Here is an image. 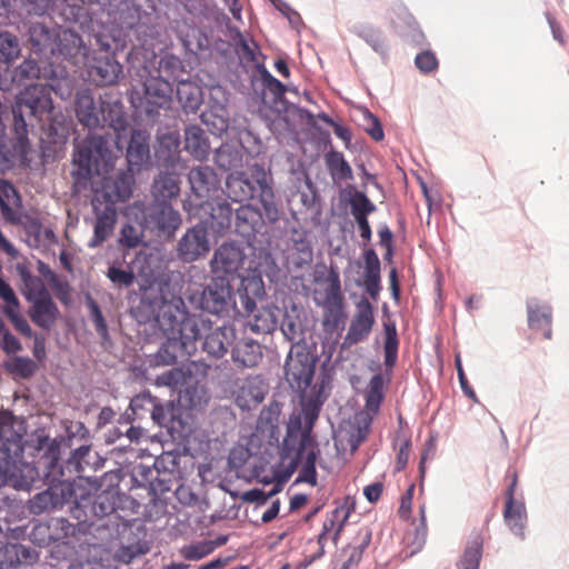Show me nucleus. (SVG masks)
Segmentation results:
<instances>
[{
    "mask_svg": "<svg viewBox=\"0 0 569 569\" xmlns=\"http://www.w3.org/2000/svg\"><path fill=\"white\" fill-rule=\"evenodd\" d=\"M74 111L79 122L88 129L108 128L113 134L89 133L74 146L71 172L77 190H84L92 183L94 176L109 173L114 166L117 153L114 146L122 149L121 132L129 129V123L119 101L94 99L90 89H81L76 93Z\"/></svg>",
    "mask_w": 569,
    "mask_h": 569,
    "instance_id": "nucleus-1",
    "label": "nucleus"
},
{
    "mask_svg": "<svg viewBox=\"0 0 569 569\" xmlns=\"http://www.w3.org/2000/svg\"><path fill=\"white\" fill-rule=\"evenodd\" d=\"M256 310L253 318L248 322L249 329L257 335L272 333L279 326L283 309L276 305H267Z\"/></svg>",
    "mask_w": 569,
    "mask_h": 569,
    "instance_id": "nucleus-33",
    "label": "nucleus"
},
{
    "mask_svg": "<svg viewBox=\"0 0 569 569\" xmlns=\"http://www.w3.org/2000/svg\"><path fill=\"white\" fill-rule=\"evenodd\" d=\"M86 306L89 309L90 318L93 322L97 335L101 339V342L104 345L110 341V335L107 321L102 315L101 308L99 303L90 296H86Z\"/></svg>",
    "mask_w": 569,
    "mask_h": 569,
    "instance_id": "nucleus-54",
    "label": "nucleus"
},
{
    "mask_svg": "<svg viewBox=\"0 0 569 569\" xmlns=\"http://www.w3.org/2000/svg\"><path fill=\"white\" fill-rule=\"evenodd\" d=\"M101 177V187L94 191L91 200L96 213L93 236L88 242L91 249L100 247L113 232L117 222L116 204L126 202L131 197L134 182L132 174L127 171L113 177Z\"/></svg>",
    "mask_w": 569,
    "mask_h": 569,
    "instance_id": "nucleus-2",
    "label": "nucleus"
},
{
    "mask_svg": "<svg viewBox=\"0 0 569 569\" xmlns=\"http://www.w3.org/2000/svg\"><path fill=\"white\" fill-rule=\"evenodd\" d=\"M209 212L211 228L221 232L229 229L232 224L233 210L231 206L223 199L206 200L197 203Z\"/></svg>",
    "mask_w": 569,
    "mask_h": 569,
    "instance_id": "nucleus-37",
    "label": "nucleus"
},
{
    "mask_svg": "<svg viewBox=\"0 0 569 569\" xmlns=\"http://www.w3.org/2000/svg\"><path fill=\"white\" fill-rule=\"evenodd\" d=\"M99 0H24L26 10L31 14L43 16L54 7L62 8L63 11L69 10L70 16L67 20L79 21L86 14L84 3H94ZM63 14H67L63 12Z\"/></svg>",
    "mask_w": 569,
    "mask_h": 569,
    "instance_id": "nucleus-24",
    "label": "nucleus"
},
{
    "mask_svg": "<svg viewBox=\"0 0 569 569\" xmlns=\"http://www.w3.org/2000/svg\"><path fill=\"white\" fill-rule=\"evenodd\" d=\"M178 102L187 113H194L203 101L202 90L189 77L174 83Z\"/></svg>",
    "mask_w": 569,
    "mask_h": 569,
    "instance_id": "nucleus-41",
    "label": "nucleus"
},
{
    "mask_svg": "<svg viewBox=\"0 0 569 569\" xmlns=\"http://www.w3.org/2000/svg\"><path fill=\"white\" fill-rule=\"evenodd\" d=\"M36 450L37 459L32 463H24L22 468L18 467L14 486L19 489L29 490L39 479L47 482L60 478L51 472L53 471L51 465L58 467L60 440L49 436L38 437Z\"/></svg>",
    "mask_w": 569,
    "mask_h": 569,
    "instance_id": "nucleus-7",
    "label": "nucleus"
},
{
    "mask_svg": "<svg viewBox=\"0 0 569 569\" xmlns=\"http://www.w3.org/2000/svg\"><path fill=\"white\" fill-rule=\"evenodd\" d=\"M150 418L177 443L188 442L194 431L190 412L179 401L160 399Z\"/></svg>",
    "mask_w": 569,
    "mask_h": 569,
    "instance_id": "nucleus-10",
    "label": "nucleus"
},
{
    "mask_svg": "<svg viewBox=\"0 0 569 569\" xmlns=\"http://www.w3.org/2000/svg\"><path fill=\"white\" fill-rule=\"evenodd\" d=\"M37 560V550L21 542L7 543L0 557V563L8 569H19L20 566L31 565Z\"/></svg>",
    "mask_w": 569,
    "mask_h": 569,
    "instance_id": "nucleus-34",
    "label": "nucleus"
},
{
    "mask_svg": "<svg viewBox=\"0 0 569 569\" xmlns=\"http://www.w3.org/2000/svg\"><path fill=\"white\" fill-rule=\"evenodd\" d=\"M383 331H385V342H383V352H385V366L387 368H393L397 359H398V347L399 339L397 333V327L393 321L383 322Z\"/></svg>",
    "mask_w": 569,
    "mask_h": 569,
    "instance_id": "nucleus-50",
    "label": "nucleus"
},
{
    "mask_svg": "<svg viewBox=\"0 0 569 569\" xmlns=\"http://www.w3.org/2000/svg\"><path fill=\"white\" fill-rule=\"evenodd\" d=\"M89 78L99 87L116 84L122 74V66L113 54H98L88 67Z\"/></svg>",
    "mask_w": 569,
    "mask_h": 569,
    "instance_id": "nucleus-22",
    "label": "nucleus"
},
{
    "mask_svg": "<svg viewBox=\"0 0 569 569\" xmlns=\"http://www.w3.org/2000/svg\"><path fill=\"white\" fill-rule=\"evenodd\" d=\"M159 401L160 398L153 396L151 391L143 390L131 398L129 407L137 418L142 419L147 413L151 416Z\"/></svg>",
    "mask_w": 569,
    "mask_h": 569,
    "instance_id": "nucleus-55",
    "label": "nucleus"
},
{
    "mask_svg": "<svg viewBox=\"0 0 569 569\" xmlns=\"http://www.w3.org/2000/svg\"><path fill=\"white\" fill-rule=\"evenodd\" d=\"M58 29L44 22H32L28 28V42L32 54H36L38 63L54 62L56 37Z\"/></svg>",
    "mask_w": 569,
    "mask_h": 569,
    "instance_id": "nucleus-18",
    "label": "nucleus"
},
{
    "mask_svg": "<svg viewBox=\"0 0 569 569\" xmlns=\"http://www.w3.org/2000/svg\"><path fill=\"white\" fill-rule=\"evenodd\" d=\"M108 459L98 452L91 443L81 445L70 450L66 459L59 458L58 467L51 465L56 477H64L74 481L76 477L84 478L87 475L102 470Z\"/></svg>",
    "mask_w": 569,
    "mask_h": 569,
    "instance_id": "nucleus-12",
    "label": "nucleus"
},
{
    "mask_svg": "<svg viewBox=\"0 0 569 569\" xmlns=\"http://www.w3.org/2000/svg\"><path fill=\"white\" fill-rule=\"evenodd\" d=\"M47 521L50 526L52 543L69 545L76 538L79 523H73L63 517H53Z\"/></svg>",
    "mask_w": 569,
    "mask_h": 569,
    "instance_id": "nucleus-48",
    "label": "nucleus"
},
{
    "mask_svg": "<svg viewBox=\"0 0 569 569\" xmlns=\"http://www.w3.org/2000/svg\"><path fill=\"white\" fill-rule=\"evenodd\" d=\"M121 545H127L133 549L144 545L148 548V553L151 550L152 541L148 537V531L143 525H132L122 535Z\"/></svg>",
    "mask_w": 569,
    "mask_h": 569,
    "instance_id": "nucleus-58",
    "label": "nucleus"
},
{
    "mask_svg": "<svg viewBox=\"0 0 569 569\" xmlns=\"http://www.w3.org/2000/svg\"><path fill=\"white\" fill-rule=\"evenodd\" d=\"M43 129L49 142L53 144H64L69 138L71 122L62 112H56L52 109L49 117L39 123Z\"/></svg>",
    "mask_w": 569,
    "mask_h": 569,
    "instance_id": "nucleus-35",
    "label": "nucleus"
},
{
    "mask_svg": "<svg viewBox=\"0 0 569 569\" xmlns=\"http://www.w3.org/2000/svg\"><path fill=\"white\" fill-rule=\"evenodd\" d=\"M365 131L375 140L382 141L385 131L381 121L368 108H360Z\"/></svg>",
    "mask_w": 569,
    "mask_h": 569,
    "instance_id": "nucleus-63",
    "label": "nucleus"
},
{
    "mask_svg": "<svg viewBox=\"0 0 569 569\" xmlns=\"http://www.w3.org/2000/svg\"><path fill=\"white\" fill-rule=\"evenodd\" d=\"M325 159L327 168L335 180L352 179V169L346 161L342 152L330 150Z\"/></svg>",
    "mask_w": 569,
    "mask_h": 569,
    "instance_id": "nucleus-53",
    "label": "nucleus"
},
{
    "mask_svg": "<svg viewBox=\"0 0 569 569\" xmlns=\"http://www.w3.org/2000/svg\"><path fill=\"white\" fill-rule=\"evenodd\" d=\"M182 222L181 214L170 202L152 201L143 211V227L163 240L173 239Z\"/></svg>",
    "mask_w": 569,
    "mask_h": 569,
    "instance_id": "nucleus-14",
    "label": "nucleus"
},
{
    "mask_svg": "<svg viewBox=\"0 0 569 569\" xmlns=\"http://www.w3.org/2000/svg\"><path fill=\"white\" fill-rule=\"evenodd\" d=\"M353 218L369 217L377 210L376 204L368 198L365 191L355 190L348 200Z\"/></svg>",
    "mask_w": 569,
    "mask_h": 569,
    "instance_id": "nucleus-59",
    "label": "nucleus"
},
{
    "mask_svg": "<svg viewBox=\"0 0 569 569\" xmlns=\"http://www.w3.org/2000/svg\"><path fill=\"white\" fill-rule=\"evenodd\" d=\"M130 478L132 487L146 488L152 495L163 493L170 490L169 478H161L160 472L144 463H138L131 469Z\"/></svg>",
    "mask_w": 569,
    "mask_h": 569,
    "instance_id": "nucleus-27",
    "label": "nucleus"
},
{
    "mask_svg": "<svg viewBox=\"0 0 569 569\" xmlns=\"http://www.w3.org/2000/svg\"><path fill=\"white\" fill-rule=\"evenodd\" d=\"M208 220H199L188 228L176 246L180 261L192 263L204 258L211 250Z\"/></svg>",
    "mask_w": 569,
    "mask_h": 569,
    "instance_id": "nucleus-16",
    "label": "nucleus"
},
{
    "mask_svg": "<svg viewBox=\"0 0 569 569\" xmlns=\"http://www.w3.org/2000/svg\"><path fill=\"white\" fill-rule=\"evenodd\" d=\"M365 273L363 287L366 292L377 300L381 290V263L377 252L372 249H366L363 252Z\"/></svg>",
    "mask_w": 569,
    "mask_h": 569,
    "instance_id": "nucleus-36",
    "label": "nucleus"
},
{
    "mask_svg": "<svg viewBox=\"0 0 569 569\" xmlns=\"http://www.w3.org/2000/svg\"><path fill=\"white\" fill-rule=\"evenodd\" d=\"M191 303L199 310L219 318L237 317L238 300L232 298V287L227 277H213L200 290L190 296Z\"/></svg>",
    "mask_w": 569,
    "mask_h": 569,
    "instance_id": "nucleus-8",
    "label": "nucleus"
},
{
    "mask_svg": "<svg viewBox=\"0 0 569 569\" xmlns=\"http://www.w3.org/2000/svg\"><path fill=\"white\" fill-rule=\"evenodd\" d=\"M188 182L192 194L201 202L219 191L221 181L213 168L200 164L189 170Z\"/></svg>",
    "mask_w": 569,
    "mask_h": 569,
    "instance_id": "nucleus-21",
    "label": "nucleus"
},
{
    "mask_svg": "<svg viewBox=\"0 0 569 569\" xmlns=\"http://www.w3.org/2000/svg\"><path fill=\"white\" fill-rule=\"evenodd\" d=\"M180 193L179 180L173 173H161L152 183L153 201H166L177 198Z\"/></svg>",
    "mask_w": 569,
    "mask_h": 569,
    "instance_id": "nucleus-46",
    "label": "nucleus"
},
{
    "mask_svg": "<svg viewBox=\"0 0 569 569\" xmlns=\"http://www.w3.org/2000/svg\"><path fill=\"white\" fill-rule=\"evenodd\" d=\"M20 455H11L9 447L0 449V488L3 487L9 479L17 477L18 458Z\"/></svg>",
    "mask_w": 569,
    "mask_h": 569,
    "instance_id": "nucleus-61",
    "label": "nucleus"
},
{
    "mask_svg": "<svg viewBox=\"0 0 569 569\" xmlns=\"http://www.w3.org/2000/svg\"><path fill=\"white\" fill-rule=\"evenodd\" d=\"M214 163L224 172L234 170L242 166V153L237 147L223 143L214 152Z\"/></svg>",
    "mask_w": 569,
    "mask_h": 569,
    "instance_id": "nucleus-49",
    "label": "nucleus"
},
{
    "mask_svg": "<svg viewBox=\"0 0 569 569\" xmlns=\"http://www.w3.org/2000/svg\"><path fill=\"white\" fill-rule=\"evenodd\" d=\"M312 445V442L302 446V435H293L290 432H286V437L282 440L280 447V459L281 462L284 463L288 458H292L299 456L302 458L308 446Z\"/></svg>",
    "mask_w": 569,
    "mask_h": 569,
    "instance_id": "nucleus-57",
    "label": "nucleus"
},
{
    "mask_svg": "<svg viewBox=\"0 0 569 569\" xmlns=\"http://www.w3.org/2000/svg\"><path fill=\"white\" fill-rule=\"evenodd\" d=\"M187 315L180 313V318L164 311L159 320L164 339L154 355L157 366H172L179 359H186L197 351L191 335L186 331Z\"/></svg>",
    "mask_w": 569,
    "mask_h": 569,
    "instance_id": "nucleus-6",
    "label": "nucleus"
},
{
    "mask_svg": "<svg viewBox=\"0 0 569 569\" xmlns=\"http://www.w3.org/2000/svg\"><path fill=\"white\" fill-rule=\"evenodd\" d=\"M57 48L54 49L53 59L62 57L66 60H73L86 56V47L81 36L72 30H58L56 37Z\"/></svg>",
    "mask_w": 569,
    "mask_h": 569,
    "instance_id": "nucleus-30",
    "label": "nucleus"
},
{
    "mask_svg": "<svg viewBox=\"0 0 569 569\" xmlns=\"http://www.w3.org/2000/svg\"><path fill=\"white\" fill-rule=\"evenodd\" d=\"M184 149L196 159H204L210 151L206 131L198 124H189L184 129Z\"/></svg>",
    "mask_w": 569,
    "mask_h": 569,
    "instance_id": "nucleus-43",
    "label": "nucleus"
},
{
    "mask_svg": "<svg viewBox=\"0 0 569 569\" xmlns=\"http://www.w3.org/2000/svg\"><path fill=\"white\" fill-rule=\"evenodd\" d=\"M214 546L212 540H202L196 543L186 545L180 549V555L189 561L201 560L211 552Z\"/></svg>",
    "mask_w": 569,
    "mask_h": 569,
    "instance_id": "nucleus-62",
    "label": "nucleus"
},
{
    "mask_svg": "<svg viewBox=\"0 0 569 569\" xmlns=\"http://www.w3.org/2000/svg\"><path fill=\"white\" fill-rule=\"evenodd\" d=\"M266 222L264 211L252 204L240 206L234 211V230L238 234L250 241L257 233H261Z\"/></svg>",
    "mask_w": 569,
    "mask_h": 569,
    "instance_id": "nucleus-23",
    "label": "nucleus"
},
{
    "mask_svg": "<svg viewBox=\"0 0 569 569\" xmlns=\"http://www.w3.org/2000/svg\"><path fill=\"white\" fill-rule=\"evenodd\" d=\"M46 483L48 488L36 493L28 501V510L32 515L62 509L74 498V483L70 479L60 477L57 480H48Z\"/></svg>",
    "mask_w": 569,
    "mask_h": 569,
    "instance_id": "nucleus-13",
    "label": "nucleus"
},
{
    "mask_svg": "<svg viewBox=\"0 0 569 569\" xmlns=\"http://www.w3.org/2000/svg\"><path fill=\"white\" fill-rule=\"evenodd\" d=\"M528 326L532 330H543V337L551 339L552 308L536 298L527 300Z\"/></svg>",
    "mask_w": 569,
    "mask_h": 569,
    "instance_id": "nucleus-31",
    "label": "nucleus"
},
{
    "mask_svg": "<svg viewBox=\"0 0 569 569\" xmlns=\"http://www.w3.org/2000/svg\"><path fill=\"white\" fill-rule=\"evenodd\" d=\"M54 108L50 88L44 83H33L21 90L12 104V131L16 136L17 144L24 148L29 143V127L42 122L44 117H49Z\"/></svg>",
    "mask_w": 569,
    "mask_h": 569,
    "instance_id": "nucleus-4",
    "label": "nucleus"
},
{
    "mask_svg": "<svg viewBox=\"0 0 569 569\" xmlns=\"http://www.w3.org/2000/svg\"><path fill=\"white\" fill-rule=\"evenodd\" d=\"M20 43L17 36L9 31L0 32V89L10 90L11 83L14 82L12 76L14 71L10 70V62L18 58L20 53Z\"/></svg>",
    "mask_w": 569,
    "mask_h": 569,
    "instance_id": "nucleus-25",
    "label": "nucleus"
},
{
    "mask_svg": "<svg viewBox=\"0 0 569 569\" xmlns=\"http://www.w3.org/2000/svg\"><path fill=\"white\" fill-rule=\"evenodd\" d=\"M351 32L362 39L376 53L386 58L389 44L385 32L369 23H357L351 27Z\"/></svg>",
    "mask_w": 569,
    "mask_h": 569,
    "instance_id": "nucleus-39",
    "label": "nucleus"
},
{
    "mask_svg": "<svg viewBox=\"0 0 569 569\" xmlns=\"http://www.w3.org/2000/svg\"><path fill=\"white\" fill-rule=\"evenodd\" d=\"M270 180L263 166L254 163L248 171L231 172L226 178L223 192L233 202L258 199L269 223H276L280 219V209Z\"/></svg>",
    "mask_w": 569,
    "mask_h": 569,
    "instance_id": "nucleus-3",
    "label": "nucleus"
},
{
    "mask_svg": "<svg viewBox=\"0 0 569 569\" xmlns=\"http://www.w3.org/2000/svg\"><path fill=\"white\" fill-rule=\"evenodd\" d=\"M186 331L190 333L194 346L201 342V349L213 359L223 358L236 341L237 330L233 325L222 322L216 325L203 315H187Z\"/></svg>",
    "mask_w": 569,
    "mask_h": 569,
    "instance_id": "nucleus-5",
    "label": "nucleus"
},
{
    "mask_svg": "<svg viewBox=\"0 0 569 569\" xmlns=\"http://www.w3.org/2000/svg\"><path fill=\"white\" fill-rule=\"evenodd\" d=\"M242 248L236 243H222L214 252L213 262L226 273H233L244 260Z\"/></svg>",
    "mask_w": 569,
    "mask_h": 569,
    "instance_id": "nucleus-40",
    "label": "nucleus"
},
{
    "mask_svg": "<svg viewBox=\"0 0 569 569\" xmlns=\"http://www.w3.org/2000/svg\"><path fill=\"white\" fill-rule=\"evenodd\" d=\"M357 312L353 316L343 345L353 346L363 341L371 332L375 325V310L367 298L357 303Z\"/></svg>",
    "mask_w": 569,
    "mask_h": 569,
    "instance_id": "nucleus-20",
    "label": "nucleus"
},
{
    "mask_svg": "<svg viewBox=\"0 0 569 569\" xmlns=\"http://www.w3.org/2000/svg\"><path fill=\"white\" fill-rule=\"evenodd\" d=\"M261 345L251 338L237 339L231 348V359L237 368H253L262 360Z\"/></svg>",
    "mask_w": 569,
    "mask_h": 569,
    "instance_id": "nucleus-29",
    "label": "nucleus"
},
{
    "mask_svg": "<svg viewBox=\"0 0 569 569\" xmlns=\"http://www.w3.org/2000/svg\"><path fill=\"white\" fill-rule=\"evenodd\" d=\"M266 295L262 276L256 270L241 276L236 292L232 298L238 300L237 317L250 316L257 309V301Z\"/></svg>",
    "mask_w": 569,
    "mask_h": 569,
    "instance_id": "nucleus-17",
    "label": "nucleus"
},
{
    "mask_svg": "<svg viewBox=\"0 0 569 569\" xmlns=\"http://www.w3.org/2000/svg\"><path fill=\"white\" fill-rule=\"evenodd\" d=\"M383 377L381 373H376L371 377L366 393V408L370 412H378L380 405L383 400Z\"/></svg>",
    "mask_w": 569,
    "mask_h": 569,
    "instance_id": "nucleus-56",
    "label": "nucleus"
},
{
    "mask_svg": "<svg viewBox=\"0 0 569 569\" xmlns=\"http://www.w3.org/2000/svg\"><path fill=\"white\" fill-rule=\"evenodd\" d=\"M230 38L233 43L234 51L241 61H244L247 63H252L257 61L256 49L251 48L248 39L239 29H232L230 31Z\"/></svg>",
    "mask_w": 569,
    "mask_h": 569,
    "instance_id": "nucleus-60",
    "label": "nucleus"
},
{
    "mask_svg": "<svg viewBox=\"0 0 569 569\" xmlns=\"http://www.w3.org/2000/svg\"><path fill=\"white\" fill-rule=\"evenodd\" d=\"M227 99H224L223 102H218L209 112L201 114L202 122L216 137H221L223 133H228L230 129L228 112L224 108Z\"/></svg>",
    "mask_w": 569,
    "mask_h": 569,
    "instance_id": "nucleus-45",
    "label": "nucleus"
},
{
    "mask_svg": "<svg viewBox=\"0 0 569 569\" xmlns=\"http://www.w3.org/2000/svg\"><path fill=\"white\" fill-rule=\"evenodd\" d=\"M284 377L292 389L310 387L316 369V359L299 342L291 346L284 363Z\"/></svg>",
    "mask_w": 569,
    "mask_h": 569,
    "instance_id": "nucleus-15",
    "label": "nucleus"
},
{
    "mask_svg": "<svg viewBox=\"0 0 569 569\" xmlns=\"http://www.w3.org/2000/svg\"><path fill=\"white\" fill-rule=\"evenodd\" d=\"M126 495L120 489H101L91 503V512L97 518H103L122 509Z\"/></svg>",
    "mask_w": 569,
    "mask_h": 569,
    "instance_id": "nucleus-38",
    "label": "nucleus"
},
{
    "mask_svg": "<svg viewBox=\"0 0 569 569\" xmlns=\"http://www.w3.org/2000/svg\"><path fill=\"white\" fill-rule=\"evenodd\" d=\"M180 137L176 131L160 134L154 144V159L158 167L174 168L179 161Z\"/></svg>",
    "mask_w": 569,
    "mask_h": 569,
    "instance_id": "nucleus-28",
    "label": "nucleus"
},
{
    "mask_svg": "<svg viewBox=\"0 0 569 569\" xmlns=\"http://www.w3.org/2000/svg\"><path fill=\"white\" fill-rule=\"evenodd\" d=\"M482 557V537L475 533L468 541L460 562L459 569H479Z\"/></svg>",
    "mask_w": 569,
    "mask_h": 569,
    "instance_id": "nucleus-51",
    "label": "nucleus"
},
{
    "mask_svg": "<svg viewBox=\"0 0 569 569\" xmlns=\"http://www.w3.org/2000/svg\"><path fill=\"white\" fill-rule=\"evenodd\" d=\"M126 131L121 132V144L124 148L126 142ZM123 149L118 152H122ZM126 159L128 163V168L124 170L130 172L133 176V168L140 169L143 164H147L150 159V134L141 129H132L129 140L127 141L126 148ZM123 170H119L117 174L122 172Z\"/></svg>",
    "mask_w": 569,
    "mask_h": 569,
    "instance_id": "nucleus-19",
    "label": "nucleus"
},
{
    "mask_svg": "<svg viewBox=\"0 0 569 569\" xmlns=\"http://www.w3.org/2000/svg\"><path fill=\"white\" fill-rule=\"evenodd\" d=\"M3 369L17 378L27 380L36 373L38 365L28 357L14 356L11 360L3 362Z\"/></svg>",
    "mask_w": 569,
    "mask_h": 569,
    "instance_id": "nucleus-52",
    "label": "nucleus"
},
{
    "mask_svg": "<svg viewBox=\"0 0 569 569\" xmlns=\"http://www.w3.org/2000/svg\"><path fill=\"white\" fill-rule=\"evenodd\" d=\"M527 509L525 501L520 499L517 502H512L511 499L506 501L503 510V520L509 530L521 540H525V528L527 523Z\"/></svg>",
    "mask_w": 569,
    "mask_h": 569,
    "instance_id": "nucleus-42",
    "label": "nucleus"
},
{
    "mask_svg": "<svg viewBox=\"0 0 569 569\" xmlns=\"http://www.w3.org/2000/svg\"><path fill=\"white\" fill-rule=\"evenodd\" d=\"M28 315L37 327L50 330L60 317V311L50 295L33 301L28 310Z\"/></svg>",
    "mask_w": 569,
    "mask_h": 569,
    "instance_id": "nucleus-32",
    "label": "nucleus"
},
{
    "mask_svg": "<svg viewBox=\"0 0 569 569\" xmlns=\"http://www.w3.org/2000/svg\"><path fill=\"white\" fill-rule=\"evenodd\" d=\"M108 279L118 288L130 287L136 280L134 272L131 269L121 266L111 264L107 271Z\"/></svg>",
    "mask_w": 569,
    "mask_h": 569,
    "instance_id": "nucleus-64",
    "label": "nucleus"
},
{
    "mask_svg": "<svg viewBox=\"0 0 569 569\" xmlns=\"http://www.w3.org/2000/svg\"><path fill=\"white\" fill-rule=\"evenodd\" d=\"M139 302L131 307V315L139 323H147L154 318L161 319L158 309L163 303V297L160 290L153 286L140 287Z\"/></svg>",
    "mask_w": 569,
    "mask_h": 569,
    "instance_id": "nucleus-26",
    "label": "nucleus"
},
{
    "mask_svg": "<svg viewBox=\"0 0 569 569\" xmlns=\"http://www.w3.org/2000/svg\"><path fill=\"white\" fill-rule=\"evenodd\" d=\"M172 93V84L151 76L142 82L140 89L131 92L130 101L138 113L144 114L148 121L156 122L160 111L170 108Z\"/></svg>",
    "mask_w": 569,
    "mask_h": 569,
    "instance_id": "nucleus-9",
    "label": "nucleus"
},
{
    "mask_svg": "<svg viewBox=\"0 0 569 569\" xmlns=\"http://www.w3.org/2000/svg\"><path fill=\"white\" fill-rule=\"evenodd\" d=\"M157 73V76H153L154 78L166 80L172 87L184 79L186 76L189 77L181 59L169 53L160 58Z\"/></svg>",
    "mask_w": 569,
    "mask_h": 569,
    "instance_id": "nucleus-44",
    "label": "nucleus"
},
{
    "mask_svg": "<svg viewBox=\"0 0 569 569\" xmlns=\"http://www.w3.org/2000/svg\"><path fill=\"white\" fill-rule=\"evenodd\" d=\"M18 272L23 283L22 295L28 302L32 303L37 299L50 296L42 280L32 274L24 266H19Z\"/></svg>",
    "mask_w": 569,
    "mask_h": 569,
    "instance_id": "nucleus-47",
    "label": "nucleus"
},
{
    "mask_svg": "<svg viewBox=\"0 0 569 569\" xmlns=\"http://www.w3.org/2000/svg\"><path fill=\"white\" fill-rule=\"evenodd\" d=\"M13 81L19 83L26 80L43 79L47 88H50V94L54 92L61 99H67L71 96V89L68 84L67 71L56 62L38 63L34 58L26 59L21 64L16 67Z\"/></svg>",
    "mask_w": 569,
    "mask_h": 569,
    "instance_id": "nucleus-11",
    "label": "nucleus"
}]
</instances>
